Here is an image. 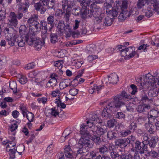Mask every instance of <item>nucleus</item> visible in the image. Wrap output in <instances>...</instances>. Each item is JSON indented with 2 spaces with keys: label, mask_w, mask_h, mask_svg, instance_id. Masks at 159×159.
<instances>
[{
  "label": "nucleus",
  "mask_w": 159,
  "mask_h": 159,
  "mask_svg": "<svg viewBox=\"0 0 159 159\" xmlns=\"http://www.w3.org/2000/svg\"><path fill=\"white\" fill-rule=\"evenodd\" d=\"M16 14L14 12H11L8 19V24L10 25L16 27L18 24Z\"/></svg>",
  "instance_id": "f8f14e48"
},
{
  "label": "nucleus",
  "mask_w": 159,
  "mask_h": 159,
  "mask_svg": "<svg viewBox=\"0 0 159 159\" xmlns=\"http://www.w3.org/2000/svg\"><path fill=\"white\" fill-rule=\"evenodd\" d=\"M147 2V0H138L136 5L137 8L140 9L145 5Z\"/></svg>",
  "instance_id": "49530a36"
},
{
  "label": "nucleus",
  "mask_w": 159,
  "mask_h": 159,
  "mask_svg": "<svg viewBox=\"0 0 159 159\" xmlns=\"http://www.w3.org/2000/svg\"><path fill=\"white\" fill-rule=\"evenodd\" d=\"M24 150V146L22 145H21L17 146L16 150V151L18 153L19 155H21L22 152Z\"/></svg>",
  "instance_id": "5fc2aeb1"
},
{
  "label": "nucleus",
  "mask_w": 159,
  "mask_h": 159,
  "mask_svg": "<svg viewBox=\"0 0 159 159\" xmlns=\"http://www.w3.org/2000/svg\"><path fill=\"white\" fill-rule=\"evenodd\" d=\"M112 19L109 17H106L105 19L104 23L105 25L110 26L112 24Z\"/></svg>",
  "instance_id": "bf43d9fd"
},
{
  "label": "nucleus",
  "mask_w": 159,
  "mask_h": 159,
  "mask_svg": "<svg viewBox=\"0 0 159 159\" xmlns=\"http://www.w3.org/2000/svg\"><path fill=\"white\" fill-rule=\"evenodd\" d=\"M92 136V139L97 146H99L102 144V141L100 138V136L96 134L90 135Z\"/></svg>",
  "instance_id": "72a5a7b5"
},
{
  "label": "nucleus",
  "mask_w": 159,
  "mask_h": 159,
  "mask_svg": "<svg viewBox=\"0 0 159 159\" xmlns=\"http://www.w3.org/2000/svg\"><path fill=\"white\" fill-rule=\"evenodd\" d=\"M34 7L36 10L38 11H39L41 14H44L47 9L44 2H42L35 4Z\"/></svg>",
  "instance_id": "f3484780"
},
{
  "label": "nucleus",
  "mask_w": 159,
  "mask_h": 159,
  "mask_svg": "<svg viewBox=\"0 0 159 159\" xmlns=\"http://www.w3.org/2000/svg\"><path fill=\"white\" fill-rule=\"evenodd\" d=\"M79 144L81 145L82 147L84 146L89 148H92L93 145L90 143L89 138L88 137H85L81 139L79 141Z\"/></svg>",
  "instance_id": "412c9836"
},
{
  "label": "nucleus",
  "mask_w": 159,
  "mask_h": 159,
  "mask_svg": "<svg viewBox=\"0 0 159 159\" xmlns=\"http://www.w3.org/2000/svg\"><path fill=\"white\" fill-rule=\"evenodd\" d=\"M55 18L54 15H50L47 18V22L54 25Z\"/></svg>",
  "instance_id": "4d7b16f0"
},
{
  "label": "nucleus",
  "mask_w": 159,
  "mask_h": 159,
  "mask_svg": "<svg viewBox=\"0 0 159 159\" xmlns=\"http://www.w3.org/2000/svg\"><path fill=\"white\" fill-rule=\"evenodd\" d=\"M135 146L136 150L138 151L140 153L142 154L144 153L145 151L147 150V147L146 144L143 143L138 140H136L135 143Z\"/></svg>",
  "instance_id": "ddd939ff"
},
{
  "label": "nucleus",
  "mask_w": 159,
  "mask_h": 159,
  "mask_svg": "<svg viewBox=\"0 0 159 159\" xmlns=\"http://www.w3.org/2000/svg\"><path fill=\"white\" fill-rule=\"evenodd\" d=\"M73 6V2L72 1L67 0H63L61 3L62 10L59 9H57L55 13V16H59L61 15H62L63 13H65V11L71 10Z\"/></svg>",
  "instance_id": "0eeeda50"
},
{
  "label": "nucleus",
  "mask_w": 159,
  "mask_h": 159,
  "mask_svg": "<svg viewBox=\"0 0 159 159\" xmlns=\"http://www.w3.org/2000/svg\"><path fill=\"white\" fill-rule=\"evenodd\" d=\"M71 133V130L67 129L65 130L62 134V136L64 137L66 139H67V136L69 135Z\"/></svg>",
  "instance_id": "338daca9"
},
{
  "label": "nucleus",
  "mask_w": 159,
  "mask_h": 159,
  "mask_svg": "<svg viewBox=\"0 0 159 159\" xmlns=\"http://www.w3.org/2000/svg\"><path fill=\"white\" fill-rule=\"evenodd\" d=\"M27 31V28L25 25H21L19 28V33L20 35H24L26 34Z\"/></svg>",
  "instance_id": "c03bdc74"
},
{
  "label": "nucleus",
  "mask_w": 159,
  "mask_h": 159,
  "mask_svg": "<svg viewBox=\"0 0 159 159\" xmlns=\"http://www.w3.org/2000/svg\"><path fill=\"white\" fill-rule=\"evenodd\" d=\"M5 38L8 43L11 46L15 45L16 42L17 35L16 31L11 27L6 28L4 30Z\"/></svg>",
  "instance_id": "39448f33"
},
{
  "label": "nucleus",
  "mask_w": 159,
  "mask_h": 159,
  "mask_svg": "<svg viewBox=\"0 0 159 159\" xmlns=\"http://www.w3.org/2000/svg\"><path fill=\"white\" fill-rule=\"evenodd\" d=\"M38 18V16L36 14L32 15L28 20L27 22L30 26H34L36 30L41 28L40 23Z\"/></svg>",
  "instance_id": "6e6552de"
},
{
  "label": "nucleus",
  "mask_w": 159,
  "mask_h": 159,
  "mask_svg": "<svg viewBox=\"0 0 159 159\" xmlns=\"http://www.w3.org/2000/svg\"><path fill=\"white\" fill-rule=\"evenodd\" d=\"M38 71L35 70L32 72H31L29 74L28 76L31 78H35L36 76L37 78Z\"/></svg>",
  "instance_id": "e2e57ef3"
},
{
  "label": "nucleus",
  "mask_w": 159,
  "mask_h": 159,
  "mask_svg": "<svg viewBox=\"0 0 159 159\" xmlns=\"http://www.w3.org/2000/svg\"><path fill=\"white\" fill-rule=\"evenodd\" d=\"M16 143L12 141H9L8 144L6 146V150L7 151H10L11 149H14L16 148Z\"/></svg>",
  "instance_id": "4c0bfd02"
},
{
  "label": "nucleus",
  "mask_w": 159,
  "mask_h": 159,
  "mask_svg": "<svg viewBox=\"0 0 159 159\" xmlns=\"http://www.w3.org/2000/svg\"><path fill=\"white\" fill-rule=\"evenodd\" d=\"M158 138L157 137H152L150 141H148V143L149 144L150 148H155L157 144Z\"/></svg>",
  "instance_id": "e433bc0d"
},
{
  "label": "nucleus",
  "mask_w": 159,
  "mask_h": 159,
  "mask_svg": "<svg viewBox=\"0 0 159 159\" xmlns=\"http://www.w3.org/2000/svg\"><path fill=\"white\" fill-rule=\"evenodd\" d=\"M40 24L41 28L42 27H43V29L44 31H43V33H46L48 30L51 31L54 26V25L44 20L41 21Z\"/></svg>",
  "instance_id": "2eb2a0df"
},
{
  "label": "nucleus",
  "mask_w": 159,
  "mask_h": 159,
  "mask_svg": "<svg viewBox=\"0 0 159 159\" xmlns=\"http://www.w3.org/2000/svg\"><path fill=\"white\" fill-rule=\"evenodd\" d=\"M146 130L150 134H154L155 132L154 126L151 123V121H148V123L144 125Z\"/></svg>",
  "instance_id": "bb28decb"
},
{
  "label": "nucleus",
  "mask_w": 159,
  "mask_h": 159,
  "mask_svg": "<svg viewBox=\"0 0 159 159\" xmlns=\"http://www.w3.org/2000/svg\"><path fill=\"white\" fill-rule=\"evenodd\" d=\"M88 53L89 54L95 53L96 52V46L93 44L90 45L88 48Z\"/></svg>",
  "instance_id": "de8ad7c7"
},
{
  "label": "nucleus",
  "mask_w": 159,
  "mask_h": 159,
  "mask_svg": "<svg viewBox=\"0 0 159 159\" xmlns=\"http://www.w3.org/2000/svg\"><path fill=\"white\" fill-rule=\"evenodd\" d=\"M149 156L153 159L157 158L159 157L157 152L154 151H151L149 153Z\"/></svg>",
  "instance_id": "603ef678"
},
{
  "label": "nucleus",
  "mask_w": 159,
  "mask_h": 159,
  "mask_svg": "<svg viewBox=\"0 0 159 159\" xmlns=\"http://www.w3.org/2000/svg\"><path fill=\"white\" fill-rule=\"evenodd\" d=\"M107 13V14L113 17H116L119 12V9L117 8L113 7L107 8L104 9Z\"/></svg>",
  "instance_id": "a211bd4d"
},
{
  "label": "nucleus",
  "mask_w": 159,
  "mask_h": 159,
  "mask_svg": "<svg viewBox=\"0 0 159 159\" xmlns=\"http://www.w3.org/2000/svg\"><path fill=\"white\" fill-rule=\"evenodd\" d=\"M139 96L141 98V100L143 102H145L149 100V99L146 94L145 92L143 91H140L139 94Z\"/></svg>",
  "instance_id": "a19ab883"
},
{
  "label": "nucleus",
  "mask_w": 159,
  "mask_h": 159,
  "mask_svg": "<svg viewBox=\"0 0 159 159\" xmlns=\"http://www.w3.org/2000/svg\"><path fill=\"white\" fill-rule=\"evenodd\" d=\"M111 99L102 103L104 109L102 113V115L106 118H110L111 113L112 112L116 111L118 109Z\"/></svg>",
  "instance_id": "20e7f679"
},
{
  "label": "nucleus",
  "mask_w": 159,
  "mask_h": 159,
  "mask_svg": "<svg viewBox=\"0 0 159 159\" xmlns=\"http://www.w3.org/2000/svg\"><path fill=\"white\" fill-rule=\"evenodd\" d=\"M26 118L29 122L33 121L34 118V116L33 114L31 112H28L25 114Z\"/></svg>",
  "instance_id": "13d9d810"
},
{
  "label": "nucleus",
  "mask_w": 159,
  "mask_h": 159,
  "mask_svg": "<svg viewBox=\"0 0 159 159\" xmlns=\"http://www.w3.org/2000/svg\"><path fill=\"white\" fill-rule=\"evenodd\" d=\"M116 123V121L115 120L111 119L108 121L107 125L108 127L111 128L113 127L115 125Z\"/></svg>",
  "instance_id": "052dcab7"
},
{
  "label": "nucleus",
  "mask_w": 159,
  "mask_h": 159,
  "mask_svg": "<svg viewBox=\"0 0 159 159\" xmlns=\"http://www.w3.org/2000/svg\"><path fill=\"white\" fill-rule=\"evenodd\" d=\"M99 152L102 155H107L110 152L109 145H104L98 149Z\"/></svg>",
  "instance_id": "5701e85b"
},
{
  "label": "nucleus",
  "mask_w": 159,
  "mask_h": 159,
  "mask_svg": "<svg viewBox=\"0 0 159 159\" xmlns=\"http://www.w3.org/2000/svg\"><path fill=\"white\" fill-rule=\"evenodd\" d=\"M84 70H83L81 72H79L78 74L75 77V79L71 81V82H70L69 85H68V86L70 87L71 86L72 87L76 86L78 84V79L81 76Z\"/></svg>",
  "instance_id": "c756f323"
},
{
  "label": "nucleus",
  "mask_w": 159,
  "mask_h": 159,
  "mask_svg": "<svg viewBox=\"0 0 159 159\" xmlns=\"http://www.w3.org/2000/svg\"><path fill=\"white\" fill-rule=\"evenodd\" d=\"M64 149V154L66 157L71 159L74 158V154L69 145L65 146Z\"/></svg>",
  "instance_id": "b1692460"
},
{
  "label": "nucleus",
  "mask_w": 159,
  "mask_h": 159,
  "mask_svg": "<svg viewBox=\"0 0 159 159\" xmlns=\"http://www.w3.org/2000/svg\"><path fill=\"white\" fill-rule=\"evenodd\" d=\"M31 4L30 0H24V1L17 4L18 9L19 11L23 13L28 11V10Z\"/></svg>",
  "instance_id": "9b49d317"
},
{
  "label": "nucleus",
  "mask_w": 159,
  "mask_h": 159,
  "mask_svg": "<svg viewBox=\"0 0 159 159\" xmlns=\"http://www.w3.org/2000/svg\"><path fill=\"white\" fill-rule=\"evenodd\" d=\"M148 118L142 117H139L137 120L138 123L140 125L144 124L145 125V123H147V122H148Z\"/></svg>",
  "instance_id": "09e8293b"
},
{
  "label": "nucleus",
  "mask_w": 159,
  "mask_h": 159,
  "mask_svg": "<svg viewBox=\"0 0 159 159\" xmlns=\"http://www.w3.org/2000/svg\"><path fill=\"white\" fill-rule=\"evenodd\" d=\"M79 2L82 8H87V7L92 4L91 1H89V0H82L79 1Z\"/></svg>",
  "instance_id": "58836bf2"
},
{
  "label": "nucleus",
  "mask_w": 159,
  "mask_h": 159,
  "mask_svg": "<svg viewBox=\"0 0 159 159\" xmlns=\"http://www.w3.org/2000/svg\"><path fill=\"white\" fill-rule=\"evenodd\" d=\"M88 124L89 128H86V126L84 124L81 125L80 131V134L82 135H87L88 136H90L92 134H90V131L91 129V125Z\"/></svg>",
  "instance_id": "dca6fc26"
},
{
  "label": "nucleus",
  "mask_w": 159,
  "mask_h": 159,
  "mask_svg": "<svg viewBox=\"0 0 159 159\" xmlns=\"http://www.w3.org/2000/svg\"><path fill=\"white\" fill-rule=\"evenodd\" d=\"M58 31L61 34H65L67 37H70L71 35L73 37H75L80 34L79 33L71 31V27L69 24L65 23V21L62 20H60L57 26Z\"/></svg>",
  "instance_id": "f03ea898"
},
{
  "label": "nucleus",
  "mask_w": 159,
  "mask_h": 159,
  "mask_svg": "<svg viewBox=\"0 0 159 159\" xmlns=\"http://www.w3.org/2000/svg\"><path fill=\"white\" fill-rule=\"evenodd\" d=\"M130 87L132 90L131 92V94L132 95L135 94L137 92V87L134 84H132L130 85Z\"/></svg>",
  "instance_id": "774afa93"
},
{
  "label": "nucleus",
  "mask_w": 159,
  "mask_h": 159,
  "mask_svg": "<svg viewBox=\"0 0 159 159\" xmlns=\"http://www.w3.org/2000/svg\"><path fill=\"white\" fill-rule=\"evenodd\" d=\"M9 86L10 89L13 90L14 93H17V85L16 83L14 81H12L10 83Z\"/></svg>",
  "instance_id": "37998d69"
},
{
  "label": "nucleus",
  "mask_w": 159,
  "mask_h": 159,
  "mask_svg": "<svg viewBox=\"0 0 159 159\" xmlns=\"http://www.w3.org/2000/svg\"><path fill=\"white\" fill-rule=\"evenodd\" d=\"M47 72L39 71L37 77L36 79L39 80V82H42L43 81L46 80L47 78L48 75Z\"/></svg>",
  "instance_id": "7c9ffc66"
},
{
  "label": "nucleus",
  "mask_w": 159,
  "mask_h": 159,
  "mask_svg": "<svg viewBox=\"0 0 159 159\" xmlns=\"http://www.w3.org/2000/svg\"><path fill=\"white\" fill-rule=\"evenodd\" d=\"M109 82L110 84H116L118 80V76L116 73H112L108 76Z\"/></svg>",
  "instance_id": "c85d7f7f"
},
{
  "label": "nucleus",
  "mask_w": 159,
  "mask_h": 159,
  "mask_svg": "<svg viewBox=\"0 0 159 159\" xmlns=\"http://www.w3.org/2000/svg\"><path fill=\"white\" fill-rule=\"evenodd\" d=\"M25 39V42L29 45H31L33 44L35 41L36 39L34 36L29 35L28 34H25L24 35Z\"/></svg>",
  "instance_id": "2f4dec72"
},
{
  "label": "nucleus",
  "mask_w": 159,
  "mask_h": 159,
  "mask_svg": "<svg viewBox=\"0 0 159 159\" xmlns=\"http://www.w3.org/2000/svg\"><path fill=\"white\" fill-rule=\"evenodd\" d=\"M106 3L105 4V8L104 9L107 8H112V5L114 1L113 0H106Z\"/></svg>",
  "instance_id": "3c124183"
},
{
  "label": "nucleus",
  "mask_w": 159,
  "mask_h": 159,
  "mask_svg": "<svg viewBox=\"0 0 159 159\" xmlns=\"http://www.w3.org/2000/svg\"><path fill=\"white\" fill-rule=\"evenodd\" d=\"M21 36L19 37L17 35L16 42L18 46L20 47H22L24 46L25 43V39L24 35H21Z\"/></svg>",
  "instance_id": "473e14b6"
},
{
  "label": "nucleus",
  "mask_w": 159,
  "mask_h": 159,
  "mask_svg": "<svg viewBox=\"0 0 159 159\" xmlns=\"http://www.w3.org/2000/svg\"><path fill=\"white\" fill-rule=\"evenodd\" d=\"M44 42L43 40H41L39 39H36L34 41V47L35 49L37 50H39L44 45Z\"/></svg>",
  "instance_id": "f704fd0d"
},
{
  "label": "nucleus",
  "mask_w": 159,
  "mask_h": 159,
  "mask_svg": "<svg viewBox=\"0 0 159 159\" xmlns=\"http://www.w3.org/2000/svg\"><path fill=\"white\" fill-rule=\"evenodd\" d=\"M89 149L88 148L82 146L77 150V155L80 156V157H85L89 154Z\"/></svg>",
  "instance_id": "aec40b11"
},
{
  "label": "nucleus",
  "mask_w": 159,
  "mask_h": 159,
  "mask_svg": "<svg viewBox=\"0 0 159 159\" xmlns=\"http://www.w3.org/2000/svg\"><path fill=\"white\" fill-rule=\"evenodd\" d=\"M130 141L128 138L127 139H116L115 141V145L116 146H118L120 148L125 147L128 144H129Z\"/></svg>",
  "instance_id": "4468645a"
},
{
  "label": "nucleus",
  "mask_w": 159,
  "mask_h": 159,
  "mask_svg": "<svg viewBox=\"0 0 159 159\" xmlns=\"http://www.w3.org/2000/svg\"><path fill=\"white\" fill-rule=\"evenodd\" d=\"M107 131L105 127H100L98 125H92L90 133L91 134H96L100 136L106 133Z\"/></svg>",
  "instance_id": "1a4fd4ad"
},
{
  "label": "nucleus",
  "mask_w": 159,
  "mask_h": 159,
  "mask_svg": "<svg viewBox=\"0 0 159 159\" xmlns=\"http://www.w3.org/2000/svg\"><path fill=\"white\" fill-rule=\"evenodd\" d=\"M99 116L98 114H93L90 119L87 121V123L90 125L93 124V121H96L98 123H101L102 122V121L99 119Z\"/></svg>",
  "instance_id": "393cba45"
},
{
  "label": "nucleus",
  "mask_w": 159,
  "mask_h": 159,
  "mask_svg": "<svg viewBox=\"0 0 159 159\" xmlns=\"http://www.w3.org/2000/svg\"><path fill=\"white\" fill-rule=\"evenodd\" d=\"M107 137L109 140H112L116 138V133L112 131H108L107 134Z\"/></svg>",
  "instance_id": "a18cd8bd"
},
{
  "label": "nucleus",
  "mask_w": 159,
  "mask_h": 159,
  "mask_svg": "<svg viewBox=\"0 0 159 159\" xmlns=\"http://www.w3.org/2000/svg\"><path fill=\"white\" fill-rule=\"evenodd\" d=\"M131 131L129 129L122 130L120 132V135L121 137H125L130 134Z\"/></svg>",
  "instance_id": "8fccbe9b"
},
{
  "label": "nucleus",
  "mask_w": 159,
  "mask_h": 159,
  "mask_svg": "<svg viewBox=\"0 0 159 159\" xmlns=\"http://www.w3.org/2000/svg\"><path fill=\"white\" fill-rule=\"evenodd\" d=\"M45 113L47 116L52 115L56 117L57 116V115L59 117H61L60 116V114L58 111V108H57V109H56V107H54L51 109L47 110L45 111Z\"/></svg>",
  "instance_id": "6ab92c4d"
},
{
  "label": "nucleus",
  "mask_w": 159,
  "mask_h": 159,
  "mask_svg": "<svg viewBox=\"0 0 159 159\" xmlns=\"http://www.w3.org/2000/svg\"><path fill=\"white\" fill-rule=\"evenodd\" d=\"M79 90L75 88L71 89L69 91L70 94L73 96H75L78 94Z\"/></svg>",
  "instance_id": "0e129e2a"
},
{
  "label": "nucleus",
  "mask_w": 159,
  "mask_h": 159,
  "mask_svg": "<svg viewBox=\"0 0 159 159\" xmlns=\"http://www.w3.org/2000/svg\"><path fill=\"white\" fill-rule=\"evenodd\" d=\"M153 76L148 73L146 75L144 79L146 80L144 83H140L138 85L139 89L141 91H143L148 89L150 85L151 86L155 87L156 84H159V73L155 72Z\"/></svg>",
  "instance_id": "f257e3e1"
},
{
  "label": "nucleus",
  "mask_w": 159,
  "mask_h": 159,
  "mask_svg": "<svg viewBox=\"0 0 159 159\" xmlns=\"http://www.w3.org/2000/svg\"><path fill=\"white\" fill-rule=\"evenodd\" d=\"M152 88L149 91L148 96L149 98H152L157 96L158 95L157 90L156 87V84L155 87L152 86Z\"/></svg>",
  "instance_id": "c9c22d12"
},
{
  "label": "nucleus",
  "mask_w": 159,
  "mask_h": 159,
  "mask_svg": "<svg viewBox=\"0 0 159 159\" xmlns=\"http://www.w3.org/2000/svg\"><path fill=\"white\" fill-rule=\"evenodd\" d=\"M151 109V106L149 104H143L139 105L137 108V111L139 113L147 111Z\"/></svg>",
  "instance_id": "cd10ccee"
},
{
  "label": "nucleus",
  "mask_w": 159,
  "mask_h": 159,
  "mask_svg": "<svg viewBox=\"0 0 159 159\" xmlns=\"http://www.w3.org/2000/svg\"><path fill=\"white\" fill-rule=\"evenodd\" d=\"M35 30V29H33V27L31 26H30V27L29 28V30L28 33H26V34H28L30 36H35V35L36 34V30Z\"/></svg>",
  "instance_id": "864d4df0"
},
{
  "label": "nucleus",
  "mask_w": 159,
  "mask_h": 159,
  "mask_svg": "<svg viewBox=\"0 0 159 159\" xmlns=\"http://www.w3.org/2000/svg\"><path fill=\"white\" fill-rule=\"evenodd\" d=\"M50 40L51 42L54 44L58 41L57 35L56 34L51 33L50 35Z\"/></svg>",
  "instance_id": "79ce46f5"
},
{
  "label": "nucleus",
  "mask_w": 159,
  "mask_h": 159,
  "mask_svg": "<svg viewBox=\"0 0 159 159\" xmlns=\"http://www.w3.org/2000/svg\"><path fill=\"white\" fill-rule=\"evenodd\" d=\"M65 15L64 16V18L65 19V20L67 22L69 20V18L70 16V10L65 11Z\"/></svg>",
  "instance_id": "6e6d98bb"
},
{
  "label": "nucleus",
  "mask_w": 159,
  "mask_h": 159,
  "mask_svg": "<svg viewBox=\"0 0 159 159\" xmlns=\"http://www.w3.org/2000/svg\"><path fill=\"white\" fill-rule=\"evenodd\" d=\"M142 139H143L142 143L147 145V144H148V143L149 141L148 140L149 138L148 136V134H145L142 136Z\"/></svg>",
  "instance_id": "680f3d73"
},
{
  "label": "nucleus",
  "mask_w": 159,
  "mask_h": 159,
  "mask_svg": "<svg viewBox=\"0 0 159 159\" xmlns=\"http://www.w3.org/2000/svg\"><path fill=\"white\" fill-rule=\"evenodd\" d=\"M42 2H44L46 5L48 6L49 8H53L55 3L52 0H41Z\"/></svg>",
  "instance_id": "ea45409f"
},
{
  "label": "nucleus",
  "mask_w": 159,
  "mask_h": 159,
  "mask_svg": "<svg viewBox=\"0 0 159 159\" xmlns=\"http://www.w3.org/2000/svg\"><path fill=\"white\" fill-rule=\"evenodd\" d=\"M131 96L128 94L125 91H123L119 95L114 97L110 99L119 109L123 105H125V103L123 101H129L131 100Z\"/></svg>",
  "instance_id": "7ed1b4c3"
},
{
  "label": "nucleus",
  "mask_w": 159,
  "mask_h": 159,
  "mask_svg": "<svg viewBox=\"0 0 159 159\" xmlns=\"http://www.w3.org/2000/svg\"><path fill=\"white\" fill-rule=\"evenodd\" d=\"M81 11L79 7L74 8L72 10V14L75 16H78Z\"/></svg>",
  "instance_id": "69168bd1"
},
{
  "label": "nucleus",
  "mask_w": 159,
  "mask_h": 159,
  "mask_svg": "<svg viewBox=\"0 0 159 159\" xmlns=\"http://www.w3.org/2000/svg\"><path fill=\"white\" fill-rule=\"evenodd\" d=\"M91 12L92 17L93 16L98 23L102 22L104 15L102 12L100 8H93L91 10Z\"/></svg>",
  "instance_id": "9d476101"
},
{
  "label": "nucleus",
  "mask_w": 159,
  "mask_h": 159,
  "mask_svg": "<svg viewBox=\"0 0 159 159\" xmlns=\"http://www.w3.org/2000/svg\"><path fill=\"white\" fill-rule=\"evenodd\" d=\"M91 12V10H89L87 8H82L80 14L82 18L85 19L88 17H92Z\"/></svg>",
  "instance_id": "a878e982"
},
{
  "label": "nucleus",
  "mask_w": 159,
  "mask_h": 159,
  "mask_svg": "<svg viewBox=\"0 0 159 159\" xmlns=\"http://www.w3.org/2000/svg\"><path fill=\"white\" fill-rule=\"evenodd\" d=\"M128 2L126 0H123L122 4L120 5L121 12L118 17L119 21H124L127 17H129L131 14L132 11H128Z\"/></svg>",
  "instance_id": "423d86ee"
},
{
  "label": "nucleus",
  "mask_w": 159,
  "mask_h": 159,
  "mask_svg": "<svg viewBox=\"0 0 159 159\" xmlns=\"http://www.w3.org/2000/svg\"><path fill=\"white\" fill-rule=\"evenodd\" d=\"M159 117V111L156 110H153L150 111L148 115V121L154 120L157 118Z\"/></svg>",
  "instance_id": "4be33fe9"
}]
</instances>
